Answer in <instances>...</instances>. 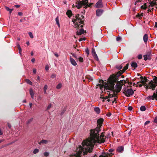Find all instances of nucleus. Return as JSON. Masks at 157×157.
<instances>
[{"instance_id": "1", "label": "nucleus", "mask_w": 157, "mask_h": 157, "mask_svg": "<svg viewBox=\"0 0 157 157\" xmlns=\"http://www.w3.org/2000/svg\"><path fill=\"white\" fill-rule=\"evenodd\" d=\"M103 121L102 118H100L97 120V127L95 129L90 131V138L83 141L82 144V146L79 145L77 148L76 153L70 155V157H80L82 155H84L88 152H91L96 143H103L105 142L106 136L103 133L99 136L98 133Z\"/></svg>"}, {"instance_id": "2", "label": "nucleus", "mask_w": 157, "mask_h": 157, "mask_svg": "<svg viewBox=\"0 0 157 157\" xmlns=\"http://www.w3.org/2000/svg\"><path fill=\"white\" fill-rule=\"evenodd\" d=\"M117 77L116 75L113 76L112 77H110V81L109 83L106 82H104L103 80L100 81V84H98L97 86L99 87L101 90L104 89V90L106 89L111 91V93H114L115 92L116 94L119 92L121 89V86L120 83H117L116 85L115 88L114 87L115 83L117 81Z\"/></svg>"}, {"instance_id": "3", "label": "nucleus", "mask_w": 157, "mask_h": 157, "mask_svg": "<svg viewBox=\"0 0 157 157\" xmlns=\"http://www.w3.org/2000/svg\"><path fill=\"white\" fill-rule=\"evenodd\" d=\"M84 17L81 15L77 14L74 16L72 21L73 22V26L76 28H82L83 27L82 24L83 23Z\"/></svg>"}, {"instance_id": "4", "label": "nucleus", "mask_w": 157, "mask_h": 157, "mask_svg": "<svg viewBox=\"0 0 157 157\" xmlns=\"http://www.w3.org/2000/svg\"><path fill=\"white\" fill-rule=\"evenodd\" d=\"M92 5L91 3H88V0H82V1H79L76 3L75 5H73V7H76L78 9L80 8L82 6H84V8H87L90 7Z\"/></svg>"}, {"instance_id": "5", "label": "nucleus", "mask_w": 157, "mask_h": 157, "mask_svg": "<svg viewBox=\"0 0 157 157\" xmlns=\"http://www.w3.org/2000/svg\"><path fill=\"white\" fill-rule=\"evenodd\" d=\"M123 90V93L128 97L132 95L134 93V91L131 89L125 88Z\"/></svg>"}, {"instance_id": "6", "label": "nucleus", "mask_w": 157, "mask_h": 157, "mask_svg": "<svg viewBox=\"0 0 157 157\" xmlns=\"http://www.w3.org/2000/svg\"><path fill=\"white\" fill-rule=\"evenodd\" d=\"M102 91H103V90H104V91L105 92L106 91L107 92L109 93V95L108 96L109 98H112V97H114V100L113 101V102L114 103V101H115L116 100V93L114 92V93H113V92L111 93V91L110 90H106V89H105V90H104V89H103L102 90H101Z\"/></svg>"}, {"instance_id": "7", "label": "nucleus", "mask_w": 157, "mask_h": 157, "mask_svg": "<svg viewBox=\"0 0 157 157\" xmlns=\"http://www.w3.org/2000/svg\"><path fill=\"white\" fill-rule=\"evenodd\" d=\"M145 86L147 88H149L152 89V90H154L156 86V84L155 83H154V82L151 81L148 84L145 85Z\"/></svg>"}, {"instance_id": "8", "label": "nucleus", "mask_w": 157, "mask_h": 157, "mask_svg": "<svg viewBox=\"0 0 157 157\" xmlns=\"http://www.w3.org/2000/svg\"><path fill=\"white\" fill-rule=\"evenodd\" d=\"M147 98L149 100H154V98L157 100V90L156 92H154L152 95L148 96L147 97Z\"/></svg>"}, {"instance_id": "9", "label": "nucleus", "mask_w": 157, "mask_h": 157, "mask_svg": "<svg viewBox=\"0 0 157 157\" xmlns=\"http://www.w3.org/2000/svg\"><path fill=\"white\" fill-rule=\"evenodd\" d=\"M92 56L94 57V58L95 59L98 60V57L97 54H96L94 49L93 48L92 49Z\"/></svg>"}, {"instance_id": "10", "label": "nucleus", "mask_w": 157, "mask_h": 157, "mask_svg": "<svg viewBox=\"0 0 157 157\" xmlns=\"http://www.w3.org/2000/svg\"><path fill=\"white\" fill-rule=\"evenodd\" d=\"M102 2L101 0H99L96 3L95 7L97 8H101L102 7Z\"/></svg>"}, {"instance_id": "11", "label": "nucleus", "mask_w": 157, "mask_h": 157, "mask_svg": "<svg viewBox=\"0 0 157 157\" xmlns=\"http://www.w3.org/2000/svg\"><path fill=\"white\" fill-rule=\"evenodd\" d=\"M103 10L101 9L97 10L96 12V15L98 16H100L103 12Z\"/></svg>"}, {"instance_id": "12", "label": "nucleus", "mask_w": 157, "mask_h": 157, "mask_svg": "<svg viewBox=\"0 0 157 157\" xmlns=\"http://www.w3.org/2000/svg\"><path fill=\"white\" fill-rule=\"evenodd\" d=\"M84 31L83 29H80L77 32V35H80L84 33Z\"/></svg>"}, {"instance_id": "13", "label": "nucleus", "mask_w": 157, "mask_h": 157, "mask_svg": "<svg viewBox=\"0 0 157 157\" xmlns=\"http://www.w3.org/2000/svg\"><path fill=\"white\" fill-rule=\"evenodd\" d=\"M143 39L144 42L145 44L146 43L148 40V36L147 34H145L144 35Z\"/></svg>"}, {"instance_id": "14", "label": "nucleus", "mask_w": 157, "mask_h": 157, "mask_svg": "<svg viewBox=\"0 0 157 157\" xmlns=\"http://www.w3.org/2000/svg\"><path fill=\"white\" fill-rule=\"evenodd\" d=\"M70 61L71 64L73 66H75L77 65V63L76 61L74 59L71 57L70 58Z\"/></svg>"}, {"instance_id": "15", "label": "nucleus", "mask_w": 157, "mask_h": 157, "mask_svg": "<svg viewBox=\"0 0 157 157\" xmlns=\"http://www.w3.org/2000/svg\"><path fill=\"white\" fill-rule=\"evenodd\" d=\"M124 150V148L122 146L119 147L117 148V151L120 152H122Z\"/></svg>"}, {"instance_id": "16", "label": "nucleus", "mask_w": 157, "mask_h": 157, "mask_svg": "<svg viewBox=\"0 0 157 157\" xmlns=\"http://www.w3.org/2000/svg\"><path fill=\"white\" fill-rule=\"evenodd\" d=\"M109 154L105 152H102L99 157H108Z\"/></svg>"}, {"instance_id": "17", "label": "nucleus", "mask_w": 157, "mask_h": 157, "mask_svg": "<svg viewBox=\"0 0 157 157\" xmlns=\"http://www.w3.org/2000/svg\"><path fill=\"white\" fill-rule=\"evenodd\" d=\"M66 14L68 17H70L72 16V13L71 10H68L67 11Z\"/></svg>"}, {"instance_id": "18", "label": "nucleus", "mask_w": 157, "mask_h": 157, "mask_svg": "<svg viewBox=\"0 0 157 157\" xmlns=\"http://www.w3.org/2000/svg\"><path fill=\"white\" fill-rule=\"evenodd\" d=\"M94 111L98 114L100 113V109L98 107H95L94 109Z\"/></svg>"}, {"instance_id": "19", "label": "nucleus", "mask_w": 157, "mask_h": 157, "mask_svg": "<svg viewBox=\"0 0 157 157\" xmlns=\"http://www.w3.org/2000/svg\"><path fill=\"white\" fill-rule=\"evenodd\" d=\"M56 22L57 25H58L59 27H60V24L59 22V18L57 16L56 18Z\"/></svg>"}, {"instance_id": "20", "label": "nucleus", "mask_w": 157, "mask_h": 157, "mask_svg": "<svg viewBox=\"0 0 157 157\" xmlns=\"http://www.w3.org/2000/svg\"><path fill=\"white\" fill-rule=\"evenodd\" d=\"M29 92H30V94L31 96V98L33 99L34 94V93H33V90L32 89H30L29 90Z\"/></svg>"}, {"instance_id": "21", "label": "nucleus", "mask_w": 157, "mask_h": 157, "mask_svg": "<svg viewBox=\"0 0 157 157\" xmlns=\"http://www.w3.org/2000/svg\"><path fill=\"white\" fill-rule=\"evenodd\" d=\"M131 66L133 67L136 68L137 67V63L136 62H132L131 63Z\"/></svg>"}, {"instance_id": "22", "label": "nucleus", "mask_w": 157, "mask_h": 157, "mask_svg": "<svg viewBox=\"0 0 157 157\" xmlns=\"http://www.w3.org/2000/svg\"><path fill=\"white\" fill-rule=\"evenodd\" d=\"M48 142V141L46 140H42L40 141V142H39V144H40L41 143L42 144H47Z\"/></svg>"}, {"instance_id": "23", "label": "nucleus", "mask_w": 157, "mask_h": 157, "mask_svg": "<svg viewBox=\"0 0 157 157\" xmlns=\"http://www.w3.org/2000/svg\"><path fill=\"white\" fill-rule=\"evenodd\" d=\"M140 110L142 111H144L146 109V107L144 106H141L140 108Z\"/></svg>"}, {"instance_id": "24", "label": "nucleus", "mask_w": 157, "mask_h": 157, "mask_svg": "<svg viewBox=\"0 0 157 157\" xmlns=\"http://www.w3.org/2000/svg\"><path fill=\"white\" fill-rule=\"evenodd\" d=\"M149 55H145L144 56V60H147V59L149 57Z\"/></svg>"}, {"instance_id": "25", "label": "nucleus", "mask_w": 157, "mask_h": 157, "mask_svg": "<svg viewBox=\"0 0 157 157\" xmlns=\"http://www.w3.org/2000/svg\"><path fill=\"white\" fill-rule=\"evenodd\" d=\"M25 82L29 84L30 85H32V82L28 79H26Z\"/></svg>"}, {"instance_id": "26", "label": "nucleus", "mask_w": 157, "mask_h": 157, "mask_svg": "<svg viewBox=\"0 0 157 157\" xmlns=\"http://www.w3.org/2000/svg\"><path fill=\"white\" fill-rule=\"evenodd\" d=\"M144 80H144H141L139 82L142 84L143 85H145V82L147 81V79H145Z\"/></svg>"}, {"instance_id": "27", "label": "nucleus", "mask_w": 157, "mask_h": 157, "mask_svg": "<svg viewBox=\"0 0 157 157\" xmlns=\"http://www.w3.org/2000/svg\"><path fill=\"white\" fill-rule=\"evenodd\" d=\"M6 9L7 11H9L10 13H11L13 10V9H10L7 7H6Z\"/></svg>"}, {"instance_id": "28", "label": "nucleus", "mask_w": 157, "mask_h": 157, "mask_svg": "<svg viewBox=\"0 0 157 157\" xmlns=\"http://www.w3.org/2000/svg\"><path fill=\"white\" fill-rule=\"evenodd\" d=\"M62 86V84L61 83H59L56 86V88L57 89H60Z\"/></svg>"}, {"instance_id": "29", "label": "nucleus", "mask_w": 157, "mask_h": 157, "mask_svg": "<svg viewBox=\"0 0 157 157\" xmlns=\"http://www.w3.org/2000/svg\"><path fill=\"white\" fill-rule=\"evenodd\" d=\"M17 47H18V48L19 53L20 54V55H21V52L22 51V50H21V48L20 45L19 44H17Z\"/></svg>"}, {"instance_id": "30", "label": "nucleus", "mask_w": 157, "mask_h": 157, "mask_svg": "<svg viewBox=\"0 0 157 157\" xmlns=\"http://www.w3.org/2000/svg\"><path fill=\"white\" fill-rule=\"evenodd\" d=\"M39 151V150L38 149L36 148L33 151V153L34 154H36V153H38Z\"/></svg>"}, {"instance_id": "31", "label": "nucleus", "mask_w": 157, "mask_h": 157, "mask_svg": "<svg viewBox=\"0 0 157 157\" xmlns=\"http://www.w3.org/2000/svg\"><path fill=\"white\" fill-rule=\"evenodd\" d=\"M78 59L79 61L81 62H82L83 61V58L80 56L79 57Z\"/></svg>"}, {"instance_id": "32", "label": "nucleus", "mask_w": 157, "mask_h": 157, "mask_svg": "<svg viewBox=\"0 0 157 157\" xmlns=\"http://www.w3.org/2000/svg\"><path fill=\"white\" fill-rule=\"evenodd\" d=\"M128 65L127 64L126 66L124 67L123 69V72H124L126 70L128 69Z\"/></svg>"}, {"instance_id": "33", "label": "nucleus", "mask_w": 157, "mask_h": 157, "mask_svg": "<svg viewBox=\"0 0 157 157\" xmlns=\"http://www.w3.org/2000/svg\"><path fill=\"white\" fill-rule=\"evenodd\" d=\"M122 67V66L121 65H120L119 66H116V68L118 69V70H120L121 69Z\"/></svg>"}, {"instance_id": "34", "label": "nucleus", "mask_w": 157, "mask_h": 157, "mask_svg": "<svg viewBox=\"0 0 157 157\" xmlns=\"http://www.w3.org/2000/svg\"><path fill=\"white\" fill-rule=\"evenodd\" d=\"M143 16V15L142 13L140 14H138L136 16V17H139V18H141Z\"/></svg>"}, {"instance_id": "35", "label": "nucleus", "mask_w": 157, "mask_h": 157, "mask_svg": "<svg viewBox=\"0 0 157 157\" xmlns=\"http://www.w3.org/2000/svg\"><path fill=\"white\" fill-rule=\"evenodd\" d=\"M44 156L47 157L49 155V153L47 152H45L44 153Z\"/></svg>"}, {"instance_id": "36", "label": "nucleus", "mask_w": 157, "mask_h": 157, "mask_svg": "<svg viewBox=\"0 0 157 157\" xmlns=\"http://www.w3.org/2000/svg\"><path fill=\"white\" fill-rule=\"evenodd\" d=\"M29 34L30 37L31 38H33V34H32V33H31V32H29Z\"/></svg>"}, {"instance_id": "37", "label": "nucleus", "mask_w": 157, "mask_h": 157, "mask_svg": "<svg viewBox=\"0 0 157 157\" xmlns=\"http://www.w3.org/2000/svg\"><path fill=\"white\" fill-rule=\"evenodd\" d=\"M56 75L55 74H53L51 75V77L52 78H56Z\"/></svg>"}, {"instance_id": "38", "label": "nucleus", "mask_w": 157, "mask_h": 157, "mask_svg": "<svg viewBox=\"0 0 157 157\" xmlns=\"http://www.w3.org/2000/svg\"><path fill=\"white\" fill-rule=\"evenodd\" d=\"M121 38L120 36H118L116 38V40L117 41H120V40H121Z\"/></svg>"}, {"instance_id": "39", "label": "nucleus", "mask_w": 157, "mask_h": 157, "mask_svg": "<svg viewBox=\"0 0 157 157\" xmlns=\"http://www.w3.org/2000/svg\"><path fill=\"white\" fill-rule=\"evenodd\" d=\"M85 52L88 55H89V52L88 48H87L86 49Z\"/></svg>"}, {"instance_id": "40", "label": "nucleus", "mask_w": 157, "mask_h": 157, "mask_svg": "<svg viewBox=\"0 0 157 157\" xmlns=\"http://www.w3.org/2000/svg\"><path fill=\"white\" fill-rule=\"evenodd\" d=\"M48 88V86L47 85H45L44 87V90H47Z\"/></svg>"}, {"instance_id": "41", "label": "nucleus", "mask_w": 157, "mask_h": 157, "mask_svg": "<svg viewBox=\"0 0 157 157\" xmlns=\"http://www.w3.org/2000/svg\"><path fill=\"white\" fill-rule=\"evenodd\" d=\"M51 107V104H49L47 107V108L46 109L47 110H48V109H49Z\"/></svg>"}, {"instance_id": "42", "label": "nucleus", "mask_w": 157, "mask_h": 157, "mask_svg": "<svg viewBox=\"0 0 157 157\" xmlns=\"http://www.w3.org/2000/svg\"><path fill=\"white\" fill-rule=\"evenodd\" d=\"M142 57V56L141 55H139L138 56V58L139 59H141Z\"/></svg>"}, {"instance_id": "43", "label": "nucleus", "mask_w": 157, "mask_h": 157, "mask_svg": "<svg viewBox=\"0 0 157 157\" xmlns=\"http://www.w3.org/2000/svg\"><path fill=\"white\" fill-rule=\"evenodd\" d=\"M72 55L75 58H76L77 59H78V56L76 54L73 53L72 54Z\"/></svg>"}, {"instance_id": "44", "label": "nucleus", "mask_w": 157, "mask_h": 157, "mask_svg": "<svg viewBox=\"0 0 157 157\" xmlns=\"http://www.w3.org/2000/svg\"><path fill=\"white\" fill-rule=\"evenodd\" d=\"M132 109V106H129L128 108V110L129 111H131Z\"/></svg>"}, {"instance_id": "45", "label": "nucleus", "mask_w": 157, "mask_h": 157, "mask_svg": "<svg viewBox=\"0 0 157 157\" xmlns=\"http://www.w3.org/2000/svg\"><path fill=\"white\" fill-rule=\"evenodd\" d=\"M45 69L46 71H48L49 69V67L48 65H46L45 66Z\"/></svg>"}, {"instance_id": "46", "label": "nucleus", "mask_w": 157, "mask_h": 157, "mask_svg": "<svg viewBox=\"0 0 157 157\" xmlns=\"http://www.w3.org/2000/svg\"><path fill=\"white\" fill-rule=\"evenodd\" d=\"M33 119V118H32L30 119L29 120L27 121V123L28 124L29 123L32 121Z\"/></svg>"}, {"instance_id": "47", "label": "nucleus", "mask_w": 157, "mask_h": 157, "mask_svg": "<svg viewBox=\"0 0 157 157\" xmlns=\"http://www.w3.org/2000/svg\"><path fill=\"white\" fill-rule=\"evenodd\" d=\"M154 122L155 123H157V117H156L155 118Z\"/></svg>"}, {"instance_id": "48", "label": "nucleus", "mask_w": 157, "mask_h": 157, "mask_svg": "<svg viewBox=\"0 0 157 157\" xmlns=\"http://www.w3.org/2000/svg\"><path fill=\"white\" fill-rule=\"evenodd\" d=\"M36 69L35 68L33 69V73H34V74H36Z\"/></svg>"}, {"instance_id": "49", "label": "nucleus", "mask_w": 157, "mask_h": 157, "mask_svg": "<svg viewBox=\"0 0 157 157\" xmlns=\"http://www.w3.org/2000/svg\"><path fill=\"white\" fill-rule=\"evenodd\" d=\"M140 83V82H137V84H138V85H139L140 87H141L143 85L142 84H139Z\"/></svg>"}, {"instance_id": "50", "label": "nucleus", "mask_w": 157, "mask_h": 157, "mask_svg": "<svg viewBox=\"0 0 157 157\" xmlns=\"http://www.w3.org/2000/svg\"><path fill=\"white\" fill-rule=\"evenodd\" d=\"M150 122L149 121H147L144 123V124L145 125L148 124Z\"/></svg>"}, {"instance_id": "51", "label": "nucleus", "mask_w": 157, "mask_h": 157, "mask_svg": "<svg viewBox=\"0 0 157 157\" xmlns=\"http://www.w3.org/2000/svg\"><path fill=\"white\" fill-rule=\"evenodd\" d=\"M35 61V59L34 58H33L32 59L31 61L32 63H34Z\"/></svg>"}, {"instance_id": "52", "label": "nucleus", "mask_w": 157, "mask_h": 157, "mask_svg": "<svg viewBox=\"0 0 157 157\" xmlns=\"http://www.w3.org/2000/svg\"><path fill=\"white\" fill-rule=\"evenodd\" d=\"M113 151V150L112 149H110L109 150V152L111 153Z\"/></svg>"}, {"instance_id": "53", "label": "nucleus", "mask_w": 157, "mask_h": 157, "mask_svg": "<svg viewBox=\"0 0 157 157\" xmlns=\"http://www.w3.org/2000/svg\"><path fill=\"white\" fill-rule=\"evenodd\" d=\"M142 1V0H138L137 1H136V2H135V4H136V3H137V2H141V1Z\"/></svg>"}, {"instance_id": "54", "label": "nucleus", "mask_w": 157, "mask_h": 157, "mask_svg": "<svg viewBox=\"0 0 157 157\" xmlns=\"http://www.w3.org/2000/svg\"><path fill=\"white\" fill-rule=\"evenodd\" d=\"M18 14L19 16H21L22 15V13L21 12H19L18 13Z\"/></svg>"}, {"instance_id": "55", "label": "nucleus", "mask_w": 157, "mask_h": 157, "mask_svg": "<svg viewBox=\"0 0 157 157\" xmlns=\"http://www.w3.org/2000/svg\"><path fill=\"white\" fill-rule=\"evenodd\" d=\"M54 55H55V56L56 57H58L59 56V55H58V54L56 53H54Z\"/></svg>"}, {"instance_id": "56", "label": "nucleus", "mask_w": 157, "mask_h": 157, "mask_svg": "<svg viewBox=\"0 0 157 157\" xmlns=\"http://www.w3.org/2000/svg\"><path fill=\"white\" fill-rule=\"evenodd\" d=\"M15 7H16V8H19V7H20V6L19 5H15Z\"/></svg>"}, {"instance_id": "57", "label": "nucleus", "mask_w": 157, "mask_h": 157, "mask_svg": "<svg viewBox=\"0 0 157 157\" xmlns=\"http://www.w3.org/2000/svg\"><path fill=\"white\" fill-rule=\"evenodd\" d=\"M33 104L32 103H29V106L30 108H32V106Z\"/></svg>"}, {"instance_id": "58", "label": "nucleus", "mask_w": 157, "mask_h": 157, "mask_svg": "<svg viewBox=\"0 0 157 157\" xmlns=\"http://www.w3.org/2000/svg\"><path fill=\"white\" fill-rule=\"evenodd\" d=\"M106 115L107 116L109 117L111 116V114L110 113H108Z\"/></svg>"}, {"instance_id": "59", "label": "nucleus", "mask_w": 157, "mask_h": 157, "mask_svg": "<svg viewBox=\"0 0 157 157\" xmlns=\"http://www.w3.org/2000/svg\"><path fill=\"white\" fill-rule=\"evenodd\" d=\"M155 27L157 28V22H155Z\"/></svg>"}, {"instance_id": "60", "label": "nucleus", "mask_w": 157, "mask_h": 157, "mask_svg": "<svg viewBox=\"0 0 157 157\" xmlns=\"http://www.w3.org/2000/svg\"><path fill=\"white\" fill-rule=\"evenodd\" d=\"M8 127H9V128H10L11 127V125L9 124H8Z\"/></svg>"}, {"instance_id": "61", "label": "nucleus", "mask_w": 157, "mask_h": 157, "mask_svg": "<svg viewBox=\"0 0 157 157\" xmlns=\"http://www.w3.org/2000/svg\"><path fill=\"white\" fill-rule=\"evenodd\" d=\"M25 18H24V19H21L20 20V22H22L24 20H25Z\"/></svg>"}, {"instance_id": "62", "label": "nucleus", "mask_w": 157, "mask_h": 157, "mask_svg": "<svg viewBox=\"0 0 157 157\" xmlns=\"http://www.w3.org/2000/svg\"><path fill=\"white\" fill-rule=\"evenodd\" d=\"M65 111V110H63V111L61 112V115H63V114L64 113V112Z\"/></svg>"}, {"instance_id": "63", "label": "nucleus", "mask_w": 157, "mask_h": 157, "mask_svg": "<svg viewBox=\"0 0 157 157\" xmlns=\"http://www.w3.org/2000/svg\"><path fill=\"white\" fill-rule=\"evenodd\" d=\"M2 134H3L1 130L0 129V135H2Z\"/></svg>"}, {"instance_id": "64", "label": "nucleus", "mask_w": 157, "mask_h": 157, "mask_svg": "<svg viewBox=\"0 0 157 157\" xmlns=\"http://www.w3.org/2000/svg\"><path fill=\"white\" fill-rule=\"evenodd\" d=\"M109 97H108V96H106V97L104 98V99H108V98Z\"/></svg>"}]
</instances>
